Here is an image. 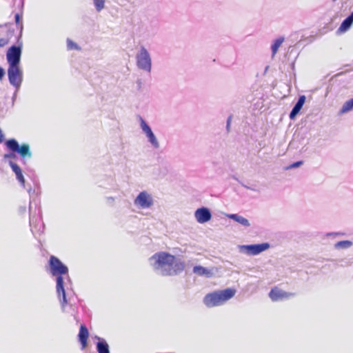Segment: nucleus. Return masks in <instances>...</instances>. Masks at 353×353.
<instances>
[{"label":"nucleus","instance_id":"obj_1","mask_svg":"<svg viewBox=\"0 0 353 353\" xmlns=\"http://www.w3.org/2000/svg\"><path fill=\"white\" fill-rule=\"evenodd\" d=\"M150 265L157 274L162 276H173L182 272L185 264L174 255L165 252L154 254L150 259Z\"/></svg>","mask_w":353,"mask_h":353},{"label":"nucleus","instance_id":"obj_21","mask_svg":"<svg viewBox=\"0 0 353 353\" xmlns=\"http://www.w3.org/2000/svg\"><path fill=\"white\" fill-rule=\"evenodd\" d=\"M352 23H353V12H351L350 14L342 21L338 30L341 32H345L350 28Z\"/></svg>","mask_w":353,"mask_h":353},{"label":"nucleus","instance_id":"obj_8","mask_svg":"<svg viewBox=\"0 0 353 353\" xmlns=\"http://www.w3.org/2000/svg\"><path fill=\"white\" fill-rule=\"evenodd\" d=\"M270 247L268 243H262L257 244L239 245V252L248 256H256L267 250Z\"/></svg>","mask_w":353,"mask_h":353},{"label":"nucleus","instance_id":"obj_14","mask_svg":"<svg viewBox=\"0 0 353 353\" xmlns=\"http://www.w3.org/2000/svg\"><path fill=\"white\" fill-rule=\"evenodd\" d=\"M8 164L11 168L12 171L14 173L16 179L20 183L21 186L26 188V180L20 166L11 160L8 161Z\"/></svg>","mask_w":353,"mask_h":353},{"label":"nucleus","instance_id":"obj_9","mask_svg":"<svg viewBox=\"0 0 353 353\" xmlns=\"http://www.w3.org/2000/svg\"><path fill=\"white\" fill-rule=\"evenodd\" d=\"M137 119L139 121L140 128L147 138L148 142L150 144L152 148L154 149H159L160 148V143L156 137L155 134L152 130L150 126L148 124V123L143 119V118L140 116H137Z\"/></svg>","mask_w":353,"mask_h":353},{"label":"nucleus","instance_id":"obj_16","mask_svg":"<svg viewBox=\"0 0 353 353\" xmlns=\"http://www.w3.org/2000/svg\"><path fill=\"white\" fill-rule=\"evenodd\" d=\"M89 336V332L88 328L84 324H81L78 334V340L81 345V349L83 350L88 345V339Z\"/></svg>","mask_w":353,"mask_h":353},{"label":"nucleus","instance_id":"obj_30","mask_svg":"<svg viewBox=\"0 0 353 353\" xmlns=\"http://www.w3.org/2000/svg\"><path fill=\"white\" fill-rule=\"evenodd\" d=\"M137 86L138 90H141L142 88V85H143V82L141 79H137Z\"/></svg>","mask_w":353,"mask_h":353},{"label":"nucleus","instance_id":"obj_38","mask_svg":"<svg viewBox=\"0 0 353 353\" xmlns=\"http://www.w3.org/2000/svg\"><path fill=\"white\" fill-rule=\"evenodd\" d=\"M21 7L23 8V4H24V0H21Z\"/></svg>","mask_w":353,"mask_h":353},{"label":"nucleus","instance_id":"obj_31","mask_svg":"<svg viewBox=\"0 0 353 353\" xmlns=\"http://www.w3.org/2000/svg\"><path fill=\"white\" fill-rule=\"evenodd\" d=\"M6 74L5 70L0 65V80H2Z\"/></svg>","mask_w":353,"mask_h":353},{"label":"nucleus","instance_id":"obj_28","mask_svg":"<svg viewBox=\"0 0 353 353\" xmlns=\"http://www.w3.org/2000/svg\"><path fill=\"white\" fill-rule=\"evenodd\" d=\"M303 161H296V162H294L292 164H290L289 166H288L286 169L289 170V169L296 168H299V166H301V165H303Z\"/></svg>","mask_w":353,"mask_h":353},{"label":"nucleus","instance_id":"obj_33","mask_svg":"<svg viewBox=\"0 0 353 353\" xmlns=\"http://www.w3.org/2000/svg\"><path fill=\"white\" fill-rule=\"evenodd\" d=\"M28 191V192L29 193V194H31L32 193H34L35 190L34 189H32L31 187H29V188H26Z\"/></svg>","mask_w":353,"mask_h":353},{"label":"nucleus","instance_id":"obj_19","mask_svg":"<svg viewBox=\"0 0 353 353\" xmlns=\"http://www.w3.org/2000/svg\"><path fill=\"white\" fill-rule=\"evenodd\" d=\"M226 216L245 228L250 226L249 220L238 214H228Z\"/></svg>","mask_w":353,"mask_h":353},{"label":"nucleus","instance_id":"obj_12","mask_svg":"<svg viewBox=\"0 0 353 353\" xmlns=\"http://www.w3.org/2000/svg\"><path fill=\"white\" fill-rule=\"evenodd\" d=\"M136 35L143 39L150 36V26L148 19L140 20L137 23Z\"/></svg>","mask_w":353,"mask_h":353},{"label":"nucleus","instance_id":"obj_22","mask_svg":"<svg viewBox=\"0 0 353 353\" xmlns=\"http://www.w3.org/2000/svg\"><path fill=\"white\" fill-rule=\"evenodd\" d=\"M284 40H285V38L283 37H280L276 39L275 40H274L272 46H271L272 57H274L276 54L279 48H280L281 44L283 43Z\"/></svg>","mask_w":353,"mask_h":353},{"label":"nucleus","instance_id":"obj_27","mask_svg":"<svg viewBox=\"0 0 353 353\" xmlns=\"http://www.w3.org/2000/svg\"><path fill=\"white\" fill-rule=\"evenodd\" d=\"M67 48L68 50H79L80 49L79 46L76 43H74V41L70 40V39H67Z\"/></svg>","mask_w":353,"mask_h":353},{"label":"nucleus","instance_id":"obj_20","mask_svg":"<svg viewBox=\"0 0 353 353\" xmlns=\"http://www.w3.org/2000/svg\"><path fill=\"white\" fill-rule=\"evenodd\" d=\"M98 342L96 344V349L98 353H110V347L107 341L101 337L96 336Z\"/></svg>","mask_w":353,"mask_h":353},{"label":"nucleus","instance_id":"obj_10","mask_svg":"<svg viewBox=\"0 0 353 353\" xmlns=\"http://www.w3.org/2000/svg\"><path fill=\"white\" fill-rule=\"evenodd\" d=\"M134 204L139 209H149L154 204L152 196L147 191L141 192L134 200Z\"/></svg>","mask_w":353,"mask_h":353},{"label":"nucleus","instance_id":"obj_35","mask_svg":"<svg viewBox=\"0 0 353 353\" xmlns=\"http://www.w3.org/2000/svg\"><path fill=\"white\" fill-rule=\"evenodd\" d=\"M230 125H231L230 123H226V130H227L228 132H230Z\"/></svg>","mask_w":353,"mask_h":353},{"label":"nucleus","instance_id":"obj_23","mask_svg":"<svg viewBox=\"0 0 353 353\" xmlns=\"http://www.w3.org/2000/svg\"><path fill=\"white\" fill-rule=\"evenodd\" d=\"M353 110V98L345 101L339 111L340 114L347 113Z\"/></svg>","mask_w":353,"mask_h":353},{"label":"nucleus","instance_id":"obj_17","mask_svg":"<svg viewBox=\"0 0 353 353\" xmlns=\"http://www.w3.org/2000/svg\"><path fill=\"white\" fill-rule=\"evenodd\" d=\"M306 97L305 95H301L299 96L298 101L295 103V105L293 106L292 110L290 112V119H294L297 114L299 113L301 110L302 109L305 102Z\"/></svg>","mask_w":353,"mask_h":353},{"label":"nucleus","instance_id":"obj_24","mask_svg":"<svg viewBox=\"0 0 353 353\" xmlns=\"http://www.w3.org/2000/svg\"><path fill=\"white\" fill-rule=\"evenodd\" d=\"M353 245V243L349 240L338 241L334 244V248L338 250L347 249Z\"/></svg>","mask_w":353,"mask_h":353},{"label":"nucleus","instance_id":"obj_36","mask_svg":"<svg viewBox=\"0 0 353 353\" xmlns=\"http://www.w3.org/2000/svg\"><path fill=\"white\" fill-rule=\"evenodd\" d=\"M232 115L229 116L228 119H227V123H230L231 124V122H232Z\"/></svg>","mask_w":353,"mask_h":353},{"label":"nucleus","instance_id":"obj_29","mask_svg":"<svg viewBox=\"0 0 353 353\" xmlns=\"http://www.w3.org/2000/svg\"><path fill=\"white\" fill-rule=\"evenodd\" d=\"M8 43V40L4 38L0 39V48L5 46Z\"/></svg>","mask_w":353,"mask_h":353},{"label":"nucleus","instance_id":"obj_18","mask_svg":"<svg viewBox=\"0 0 353 353\" xmlns=\"http://www.w3.org/2000/svg\"><path fill=\"white\" fill-rule=\"evenodd\" d=\"M193 273L200 276H205L206 278H211L213 276L212 270L203 267L201 265H195L193 268Z\"/></svg>","mask_w":353,"mask_h":353},{"label":"nucleus","instance_id":"obj_11","mask_svg":"<svg viewBox=\"0 0 353 353\" xmlns=\"http://www.w3.org/2000/svg\"><path fill=\"white\" fill-rule=\"evenodd\" d=\"M30 226L31 231L34 235L37 233H42L44 230V223H43L40 216L33 215L30 206Z\"/></svg>","mask_w":353,"mask_h":353},{"label":"nucleus","instance_id":"obj_2","mask_svg":"<svg viewBox=\"0 0 353 353\" xmlns=\"http://www.w3.org/2000/svg\"><path fill=\"white\" fill-rule=\"evenodd\" d=\"M48 265L50 274L56 276V292L59 300L62 311H65V307L70 304V298L67 299L64 286V275L68 276V268L58 257L51 255L48 260Z\"/></svg>","mask_w":353,"mask_h":353},{"label":"nucleus","instance_id":"obj_6","mask_svg":"<svg viewBox=\"0 0 353 353\" xmlns=\"http://www.w3.org/2000/svg\"><path fill=\"white\" fill-rule=\"evenodd\" d=\"M23 30V26H20V32L17 37V45H12L10 46L6 52V60L9 65H20L21 58L22 54L23 42L21 37Z\"/></svg>","mask_w":353,"mask_h":353},{"label":"nucleus","instance_id":"obj_3","mask_svg":"<svg viewBox=\"0 0 353 353\" xmlns=\"http://www.w3.org/2000/svg\"><path fill=\"white\" fill-rule=\"evenodd\" d=\"M4 144L9 150V152L3 155L5 160L16 159L17 154L21 157L22 163L25 164L26 160L30 159L32 157L28 143H23L20 145L17 139L11 138L6 140Z\"/></svg>","mask_w":353,"mask_h":353},{"label":"nucleus","instance_id":"obj_25","mask_svg":"<svg viewBox=\"0 0 353 353\" xmlns=\"http://www.w3.org/2000/svg\"><path fill=\"white\" fill-rule=\"evenodd\" d=\"M105 0H93L94 6L97 12H101L105 6Z\"/></svg>","mask_w":353,"mask_h":353},{"label":"nucleus","instance_id":"obj_26","mask_svg":"<svg viewBox=\"0 0 353 353\" xmlns=\"http://www.w3.org/2000/svg\"><path fill=\"white\" fill-rule=\"evenodd\" d=\"M14 21L16 25L18 27L19 30L20 31V26L22 25V13H16L14 14Z\"/></svg>","mask_w":353,"mask_h":353},{"label":"nucleus","instance_id":"obj_39","mask_svg":"<svg viewBox=\"0 0 353 353\" xmlns=\"http://www.w3.org/2000/svg\"><path fill=\"white\" fill-rule=\"evenodd\" d=\"M38 213L40 214H41V210L40 209L38 210Z\"/></svg>","mask_w":353,"mask_h":353},{"label":"nucleus","instance_id":"obj_4","mask_svg":"<svg viewBox=\"0 0 353 353\" xmlns=\"http://www.w3.org/2000/svg\"><path fill=\"white\" fill-rule=\"evenodd\" d=\"M235 293L236 290L232 288L215 291L206 294L203 299V303L208 307L219 306L232 299Z\"/></svg>","mask_w":353,"mask_h":353},{"label":"nucleus","instance_id":"obj_34","mask_svg":"<svg viewBox=\"0 0 353 353\" xmlns=\"http://www.w3.org/2000/svg\"><path fill=\"white\" fill-rule=\"evenodd\" d=\"M343 233H340V232H331V233H328L327 235V236H335V235H343Z\"/></svg>","mask_w":353,"mask_h":353},{"label":"nucleus","instance_id":"obj_13","mask_svg":"<svg viewBox=\"0 0 353 353\" xmlns=\"http://www.w3.org/2000/svg\"><path fill=\"white\" fill-rule=\"evenodd\" d=\"M194 216L198 223H205L211 219L212 213L208 208L201 207L195 211Z\"/></svg>","mask_w":353,"mask_h":353},{"label":"nucleus","instance_id":"obj_40","mask_svg":"<svg viewBox=\"0 0 353 353\" xmlns=\"http://www.w3.org/2000/svg\"><path fill=\"white\" fill-rule=\"evenodd\" d=\"M247 189H250L249 187L244 185Z\"/></svg>","mask_w":353,"mask_h":353},{"label":"nucleus","instance_id":"obj_32","mask_svg":"<svg viewBox=\"0 0 353 353\" xmlns=\"http://www.w3.org/2000/svg\"><path fill=\"white\" fill-rule=\"evenodd\" d=\"M114 201V198L112 196L106 197V203L108 205H112Z\"/></svg>","mask_w":353,"mask_h":353},{"label":"nucleus","instance_id":"obj_5","mask_svg":"<svg viewBox=\"0 0 353 353\" xmlns=\"http://www.w3.org/2000/svg\"><path fill=\"white\" fill-rule=\"evenodd\" d=\"M135 61L138 69L150 74L152 71V57L143 45H138L136 48Z\"/></svg>","mask_w":353,"mask_h":353},{"label":"nucleus","instance_id":"obj_7","mask_svg":"<svg viewBox=\"0 0 353 353\" xmlns=\"http://www.w3.org/2000/svg\"><path fill=\"white\" fill-rule=\"evenodd\" d=\"M9 83L19 90L23 79V73L20 65H9L7 70Z\"/></svg>","mask_w":353,"mask_h":353},{"label":"nucleus","instance_id":"obj_15","mask_svg":"<svg viewBox=\"0 0 353 353\" xmlns=\"http://www.w3.org/2000/svg\"><path fill=\"white\" fill-rule=\"evenodd\" d=\"M291 296H293V294L288 293L277 288H272L269 293V296L273 301L288 299Z\"/></svg>","mask_w":353,"mask_h":353},{"label":"nucleus","instance_id":"obj_37","mask_svg":"<svg viewBox=\"0 0 353 353\" xmlns=\"http://www.w3.org/2000/svg\"><path fill=\"white\" fill-rule=\"evenodd\" d=\"M18 90H15L13 96H12V100L14 101L15 99H16V97H17V92Z\"/></svg>","mask_w":353,"mask_h":353},{"label":"nucleus","instance_id":"obj_41","mask_svg":"<svg viewBox=\"0 0 353 353\" xmlns=\"http://www.w3.org/2000/svg\"><path fill=\"white\" fill-rule=\"evenodd\" d=\"M2 26H0V27H1Z\"/></svg>","mask_w":353,"mask_h":353}]
</instances>
